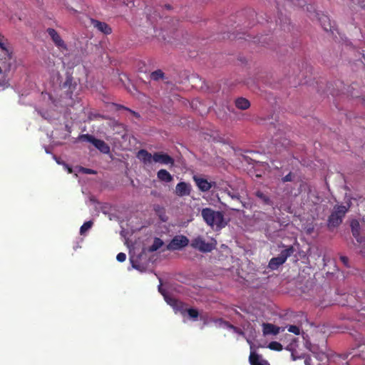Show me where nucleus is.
Listing matches in <instances>:
<instances>
[{
    "mask_svg": "<svg viewBox=\"0 0 365 365\" xmlns=\"http://www.w3.org/2000/svg\"><path fill=\"white\" fill-rule=\"evenodd\" d=\"M158 289L159 292L163 295L166 302L170 304L174 309L180 312L182 314H184L185 312H187L189 317L195 320L198 318L199 312L196 309H186L183 302L168 295L165 292L162 290L160 286H159Z\"/></svg>",
    "mask_w": 365,
    "mask_h": 365,
    "instance_id": "f257e3e1",
    "label": "nucleus"
},
{
    "mask_svg": "<svg viewBox=\"0 0 365 365\" xmlns=\"http://www.w3.org/2000/svg\"><path fill=\"white\" fill-rule=\"evenodd\" d=\"M205 222L210 226L222 228L225 226L224 215L222 212L215 211L210 207L203 208L201 212Z\"/></svg>",
    "mask_w": 365,
    "mask_h": 365,
    "instance_id": "f03ea898",
    "label": "nucleus"
},
{
    "mask_svg": "<svg viewBox=\"0 0 365 365\" xmlns=\"http://www.w3.org/2000/svg\"><path fill=\"white\" fill-rule=\"evenodd\" d=\"M294 252V249L292 246H289L286 249L281 251L277 257H272L268 264V267L272 270H275L283 264L287 259L290 257Z\"/></svg>",
    "mask_w": 365,
    "mask_h": 365,
    "instance_id": "7ed1b4c3",
    "label": "nucleus"
},
{
    "mask_svg": "<svg viewBox=\"0 0 365 365\" xmlns=\"http://www.w3.org/2000/svg\"><path fill=\"white\" fill-rule=\"evenodd\" d=\"M79 140L92 143L100 152L108 154L110 153V146L103 140L97 139L90 134H82L79 135Z\"/></svg>",
    "mask_w": 365,
    "mask_h": 365,
    "instance_id": "20e7f679",
    "label": "nucleus"
},
{
    "mask_svg": "<svg viewBox=\"0 0 365 365\" xmlns=\"http://www.w3.org/2000/svg\"><path fill=\"white\" fill-rule=\"evenodd\" d=\"M191 247L202 252H210L216 247V242H206L201 236L193 238L190 244Z\"/></svg>",
    "mask_w": 365,
    "mask_h": 365,
    "instance_id": "39448f33",
    "label": "nucleus"
},
{
    "mask_svg": "<svg viewBox=\"0 0 365 365\" xmlns=\"http://www.w3.org/2000/svg\"><path fill=\"white\" fill-rule=\"evenodd\" d=\"M188 244L189 240L186 236L176 235L166 246V250L170 251L179 250L187 246Z\"/></svg>",
    "mask_w": 365,
    "mask_h": 365,
    "instance_id": "423d86ee",
    "label": "nucleus"
},
{
    "mask_svg": "<svg viewBox=\"0 0 365 365\" xmlns=\"http://www.w3.org/2000/svg\"><path fill=\"white\" fill-rule=\"evenodd\" d=\"M77 82L74 81L71 74L67 73L66 80L61 87L64 89L70 98H72L73 94L77 88Z\"/></svg>",
    "mask_w": 365,
    "mask_h": 365,
    "instance_id": "0eeeda50",
    "label": "nucleus"
},
{
    "mask_svg": "<svg viewBox=\"0 0 365 365\" xmlns=\"http://www.w3.org/2000/svg\"><path fill=\"white\" fill-rule=\"evenodd\" d=\"M47 34L49 35L53 42L59 49L62 51H67L68 46L64 41L61 38L58 32L52 28H48L46 30Z\"/></svg>",
    "mask_w": 365,
    "mask_h": 365,
    "instance_id": "6e6552de",
    "label": "nucleus"
},
{
    "mask_svg": "<svg viewBox=\"0 0 365 365\" xmlns=\"http://www.w3.org/2000/svg\"><path fill=\"white\" fill-rule=\"evenodd\" d=\"M153 162L163 165H174V159L167 153L156 152L153 154Z\"/></svg>",
    "mask_w": 365,
    "mask_h": 365,
    "instance_id": "1a4fd4ad",
    "label": "nucleus"
},
{
    "mask_svg": "<svg viewBox=\"0 0 365 365\" xmlns=\"http://www.w3.org/2000/svg\"><path fill=\"white\" fill-rule=\"evenodd\" d=\"M91 21L93 27L103 34L108 35L112 33V29L108 24L93 19Z\"/></svg>",
    "mask_w": 365,
    "mask_h": 365,
    "instance_id": "9d476101",
    "label": "nucleus"
},
{
    "mask_svg": "<svg viewBox=\"0 0 365 365\" xmlns=\"http://www.w3.org/2000/svg\"><path fill=\"white\" fill-rule=\"evenodd\" d=\"M191 192V186L185 182H180L175 187V194L178 196L183 197L190 195Z\"/></svg>",
    "mask_w": 365,
    "mask_h": 365,
    "instance_id": "9b49d317",
    "label": "nucleus"
},
{
    "mask_svg": "<svg viewBox=\"0 0 365 365\" xmlns=\"http://www.w3.org/2000/svg\"><path fill=\"white\" fill-rule=\"evenodd\" d=\"M193 180L199 190L202 192L210 190L212 188V185H215V182H208L207 180L195 175L193 177Z\"/></svg>",
    "mask_w": 365,
    "mask_h": 365,
    "instance_id": "f8f14e48",
    "label": "nucleus"
},
{
    "mask_svg": "<svg viewBox=\"0 0 365 365\" xmlns=\"http://www.w3.org/2000/svg\"><path fill=\"white\" fill-rule=\"evenodd\" d=\"M354 239L356 240L354 244L355 249L361 257L365 258V235L363 234Z\"/></svg>",
    "mask_w": 365,
    "mask_h": 365,
    "instance_id": "ddd939ff",
    "label": "nucleus"
},
{
    "mask_svg": "<svg viewBox=\"0 0 365 365\" xmlns=\"http://www.w3.org/2000/svg\"><path fill=\"white\" fill-rule=\"evenodd\" d=\"M351 359H360L365 364V343L360 344L355 349H354V353Z\"/></svg>",
    "mask_w": 365,
    "mask_h": 365,
    "instance_id": "4468645a",
    "label": "nucleus"
},
{
    "mask_svg": "<svg viewBox=\"0 0 365 365\" xmlns=\"http://www.w3.org/2000/svg\"><path fill=\"white\" fill-rule=\"evenodd\" d=\"M255 195L263 205H267V206H273L274 205V202L271 199L270 196L268 194L264 193V192H262L261 190H257L255 192Z\"/></svg>",
    "mask_w": 365,
    "mask_h": 365,
    "instance_id": "2eb2a0df",
    "label": "nucleus"
},
{
    "mask_svg": "<svg viewBox=\"0 0 365 365\" xmlns=\"http://www.w3.org/2000/svg\"><path fill=\"white\" fill-rule=\"evenodd\" d=\"M137 158L145 165L151 164L153 162V155L145 149H141L138 152Z\"/></svg>",
    "mask_w": 365,
    "mask_h": 365,
    "instance_id": "dca6fc26",
    "label": "nucleus"
},
{
    "mask_svg": "<svg viewBox=\"0 0 365 365\" xmlns=\"http://www.w3.org/2000/svg\"><path fill=\"white\" fill-rule=\"evenodd\" d=\"M317 16L318 21H319L323 29L326 31H329L331 32H333L332 26H331V21H330L329 16L325 14H317Z\"/></svg>",
    "mask_w": 365,
    "mask_h": 365,
    "instance_id": "f3484780",
    "label": "nucleus"
},
{
    "mask_svg": "<svg viewBox=\"0 0 365 365\" xmlns=\"http://www.w3.org/2000/svg\"><path fill=\"white\" fill-rule=\"evenodd\" d=\"M249 361L251 365H269L266 360L262 359L260 356L255 351H251Z\"/></svg>",
    "mask_w": 365,
    "mask_h": 365,
    "instance_id": "a211bd4d",
    "label": "nucleus"
},
{
    "mask_svg": "<svg viewBox=\"0 0 365 365\" xmlns=\"http://www.w3.org/2000/svg\"><path fill=\"white\" fill-rule=\"evenodd\" d=\"M342 220L341 217L333 211L328 218V227L329 228L336 227L342 222Z\"/></svg>",
    "mask_w": 365,
    "mask_h": 365,
    "instance_id": "6ab92c4d",
    "label": "nucleus"
},
{
    "mask_svg": "<svg viewBox=\"0 0 365 365\" xmlns=\"http://www.w3.org/2000/svg\"><path fill=\"white\" fill-rule=\"evenodd\" d=\"M279 327L269 323L263 324V334L264 335H277L279 333Z\"/></svg>",
    "mask_w": 365,
    "mask_h": 365,
    "instance_id": "aec40b11",
    "label": "nucleus"
},
{
    "mask_svg": "<svg viewBox=\"0 0 365 365\" xmlns=\"http://www.w3.org/2000/svg\"><path fill=\"white\" fill-rule=\"evenodd\" d=\"M157 177L159 180L165 182H170L173 180V177L165 169L160 170L157 173Z\"/></svg>",
    "mask_w": 365,
    "mask_h": 365,
    "instance_id": "412c9836",
    "label": "nucleus"
},
{
    "mask_svg": "<svg viewBox=\"0 0 365 365\" xmlns=\"http://www.w3.org/2000/svg\"><path fill=\"white\" fill-rule=\"evenodd\" d=\"M153 210L162 222H166L168 220V216L166 215L164 207L160 205H154Z\"/></svg>",
    "mask_w": 365,
    "mask_h": 365,
    "instance_id": "4be33fe9",
    "label": "nucleus"
},
{
    "mask_svg": "<svg viewBox=\"0 0 365 365\" xmlns=\"http://www.w3.org/2000/svg\"><path fill=\"white\" fill-rule=\"evenodd\" d=\"M235 106L240 110H247L250 106V101L245 98H238L235 102Z\"/></svg>",
    "mask_w": 365,
    "mask_h": 365,
    "instance_id": "5701e85b",
    "label": "nucleus"
},
{
    "mask_svg": "<svg viewBox=\"0 0 365 365\" xmlns=\"http://www.w3.org/2000/svg\"><path fill=\"white\" fill-rule=\"evenodd\" d=\"M350 227H351V234H352V236L354 237V238H356V237L363 235L360 231V224L358 220H353L351 222Z\"/></svg>",
    "mask_w": 365,
    "mask_h": 365,
    "instance_id": "b1692460",
    "label": "nucleus"
},
{
    "mask_svg": "<svg viewBox=\"0 0 365 365\" xmlns=\"http://www.w3.org/2000/svg\"><path fill=\"white\" fill-rule=\"evenodd\" d=\"M150 78L151 80L155 81H158L160 80L164 81L167 79L164 72L160 69H158L156 71H153L150 74Z\"/></svg>",
    "mask_w": 365,
    "mask_h": 365,
    "instance_id": "393cba45",
    "label": "nucleus"
},
{
    "mask_svg": "<svg viewBox=\"0 0 365 365\" xmlns=\"http://www.w3.org/2000/svg\"><path fill=\"white\" fill-rule=\"evenodd\" d=\"M348 210L349 207H346L345 205H336L334 207V212L342 219L344 217Z\"/></svg>",
    "mask_w": 365,
    "mask_h": 365,
    "instance_id": "a878e982",
    "label": "nucleus"
},
{
    "mask_svg": "<svg viewBox=\"0 0 365 365\" xmlns=\"http://www.w3.org/2000/svg\"><path fill=\"white\" fill-rule=\"evenodd\" d=\"M163 244H164V242L161 239H160L158 237H155L153 240V245L149 248V251H150V252L157 251L158 249H160L163 245Z\"/></svg>",
    "mask_w": 365,
    "mask_h": 365,
    "instance_id": "bb28decb",
    "label": "nucleus"
},
{
    "mask_svg": "<svg viewBox=\"0 0 365 365\" xmlns=\"http://www.w3.org/2000/svg\"><path fill=\"white\" fill-rule=\"evenodd\" d=\"M268 348L271 350L277 351H282L283 349L282 345L279 342L275 341H271L268 345Z\"/></svg>",
    "mask_w": 365,
    "mask_h": 365,
    "instance_id": "cd10ccee",
    "label": "nucleus"
},
{
    "mask_svg": "<svg viewBox=\"0 0 365 365\" xmlns=\"http://www.w3.org/2000/svg\"><path fill=\"white\" fill-rule=\"evenodd\" d=\"M93 224V223L91 220L85 222L80 228L81 235H83L86 232L91 229Z\"/></svg>",
    "mask_w": 365,
    "mask_h": 365,
    "instance_id": "c85d7f7f",
    "label": "nucleus"
},
{
    "mask_svg": "<svg viewBox=\"0 0 365 365\" xmlns=\"http://www.w3.org/2000/svg\"><path fill=\"white\" fill-rule=\"evenodd\" d=\"M287 327L288 331L293 333L296 335H299L300 334V329L298 326L296 325H289Z\"/></svg>",
    "mask_w": 365,
    "mask_h": 365,
    "instance_id": "c756f323",
    "label": "nucleus"
},
{
    "mask_svg": "<svg viewBox=\"0 0 365 365\" xmlns=\"http://www.w3.org/2000/svg\"><path fill=\"white\" fill-rule=\"evenodd\" d=\"M293 174L291 172H289L287 175L282 178V181L283 182H291L293 180Z\"/></svg>",
    "mask_w": 365,
    "mask_h": 365,
    "instance_id": "7c9ffc66",
    "label": "nucleus"
},
{
    "mask_svg": "<svg viewBox=\"0 0 365 365\" xmlns=\"http://www.w3.org/2000/svg\"><path fill=\"white\" fill-rule=\"evenodd\" d=\"M218 321L220 322V324H223L225 327H226L227 328H228L232 330L234 327H235L234 325H232L230 322H228L227 321H225L222 319H219Z\"/></svg>",
    "mask_w": 365,
    "mask_h": 365,
    "instance_id": "2f4dec72",
    "label": "nucleus"
},
{
    "mask_svg": "<svg viewBox=\"0 0 365 365\" xmlns=\"http://www.w3.org/2000/svg\"><path fill=\"white\" fill-rule=\"evenodd\" d=\"M116 259L120 262H123L126 259V255L123 252H120L117 255Z\"/></svg>",
    "mask_w": 365,
    "mask_h": 365,
    "instance_id": "473e14b6",
    "label": "nucleus"
},
{
    "mask_svg": "<svg viewBox=\"0 0 365 365\" xmlns=\"http://www.w3.org/2000/svg\"><path fill=\"white\" fill-rule=\"evenodd\" d=\"M353 4L359 6L362 9H365V0H351Z\"/></svg>",
    "mask_w": 365,
    "mask_h": 365,
    "instance_id": "72a5a7b5",
    "label": "nucleus"
},
{
    "mask_svg": "<svg viewBox=\"0 0 365 365\" xmlns=\"http://www.w3.org/2000/svg\"><path fill=\"white\" fill-rule=\"evenodd\" d=\"M365 319V308L362 309L360 312L358 314L357 320L359 322H363Z\"/></svg>",
    "mask_w": 365,
    "mask_h": 365,
    "instance_id": "f704fd0d",
    "label": "nucleus"
},
{
    "mask_svg": "<svg viewBox=\"0 0 365 365\" xmlns=\"http://www.w3.org/2000/svg\"><path fill=\"white\" fill-rule=\"evenodd\" d=\"M232 331L240 336H245V332L237 327L235 326Z\"/></svg>",
    "mask_w": 365,
    "mask_h": 365,
    "instance_id": "c9c22d12",
    "label": "nucleus"
},
{
    "mask_svg": "<svg viewBox=\"0 0 365 365\" xmlns=\"http://www.w3.org/2000/svg\"><path fill=\"white\" fill-rule=\"evenodd\" d=\"M0 48L3 51H6V54H9V51H8V49L6 48V43L4 42H3L1 39H0Z\"/></svg>",
    "mask_w": 365,
    "mask_h": 365,
    "instance_id": "e433bc0d",
    "label": "nucleus"
},
{
    "mask_svg": "<svg viewBox=\"0 0 365 365\" xmlns=\"http://www.w3.org/2000/svg\"><path fill=\"white\" fill-rule=\"evenodd\" d=\"M228 195L232 198V199H237L240 200V195L238 193H233L231 194L230 192H228Z\"/></svg>",
    "mask_w": 365,
    "mask_h": 365,
    "instance_id": "4c0bfd02",
    "label": "nucleus"
},
{
    "mask_svg": "<svg viewBox=\"0 0 365 365\" xmlns=\"http://www.w3.org/2000/svg\"><path fill=\"white\" fill-rule=\"evenodd\" d=\"M340 259L341 261L345 264V265H347L348 262H349V259L348 257H345V256H341L340 257Z\"/></svg>",
    "mask_w": 365,
    "mask_h": 365,
    "instance_id": "58836bf2",
    "label": "nucleus"
},
{
    "mask_svg": "<svg viewBox=\"0 0 365 365\" xmlns=\"http://www.w3.org/2000/svg\"><path fill=\"white\" fill-rule=\"evenodd\" d=\"M85 173L87 174H93L94 173V171L93 170L86 168L85 169Z\"/></svg>",
    "mask_w": 365,
    "mask_h": 365,
    "instance_id": "ea45409f",
    "label": "nucleus"
},
{
    "mask_svg": "<svg viewBox=\"0 0 365 365\" xmlns=\"http://www.w3.org/2000/svg\"><path fill=\"white\" fill-rule=\"evenodd\" d=\"M310 359H306L304 362L306 364V365H309V361Z\"/></svg>",
    "mask_w": 365,
    "mask_h": 365,
    "instance_id": "a19ab883",
    "label": "nucleus"
},
{
    "mask_svg": "<svg viewBox=\"0 0 365 365\" xmlns=\"http://www.w3.org/2000/svg\"><path fill=\"white\" fill-rule=\"evenodd\" d=\"M131 112L133 113V115H134L135 116H136V117H139V116H140L137 113H135V112H134V111H131Z\"/></svg>",
    "mask_w": 365,
    "mask_h": 365,
    "instance_id": "79ce46f5",
    "label": "nucleus"
},
{
    "mask_svg": "<svg viewBox=\"0 0 365 365\" xmlns=\"http://www.w3.org/2000/svg\"><path fill=\"white\" fill-rule=\"evenodd\" d=\"M68 171L69 173H72V168L68 167Z\"/></svg>",
    "mask_w": 365,
    "mask_h": 365,
    "instance_id": "37998d69",
    "label": "nucleus"
},
{
    "mask_svg": "<svg viewBox=\"0 0 365 365\" xmlns=\"http://www.w3.org/2000/svg\"><path fill=\"white\" fill-rule=\"evenodd\" d=\"M165 7H166V9H171V6H170V5H169V4L165 5Z\"/></svg>",
    "mask_w": 365,
    "mask_h": 365,
    "instance_id": "c03bdc74",
    "label": "nucleus"
},
{
    "mask_svg": "<svg viewBox=\"0 0 365 365\" xmlns=\"http://www.w3.org/2000/svg\"><path fill=\"white\" fill-rule=\"evenodd\" d=\"M133 267H134V268H135V269H139V268H138V266H136V265H135V264H133Z\"/></svg>",
    "mask_w": 365,
    "mask_h": 365,
    "instance_id": "a18cd8bd",
    "label": "nucleus"
},
{
    "mask_svg": "<svg viewBox=\"0 0 365 365\" xmlns=\"http://www.w3.org/2000/svg\"><path fill=\"white\" fill-rule=\"evenodd\" d=\"M121 107H122V108H124V109H126V110H128L131 111L130 109H128L127 108H125L124 106H121Z\"/></svg>",
    "mask_w": 365,
    "mask_h": 365,
    "instance_id": "49530a36",
    "label": "nucleus"
},
{
    "mask_svg": "<svg viewBox=\"0 0 365 365\" xmlns=\"http://www.w3.org/2000/svg\"><path fill=\"white\" fill-rule=\"evenodd\" d=\"M363 323L365 324V320H364V322H363Z\"/></svg>",
    "mask_w": 365,
    "mask_h": 365,
    "instance_id": "de8ad7c7",
    "label": "nucleus"
}]
</instances>
